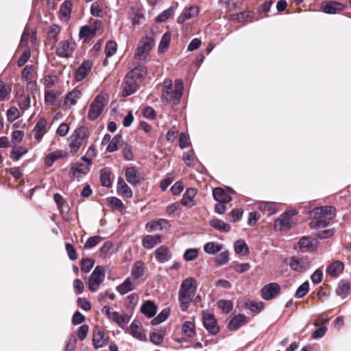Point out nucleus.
Masks as SVG:
<instances>
[{
  "label": "nucleus",
  "mask_w": 351,
  "mask_h": 351,
  "mask_svg": "<svg viewBox=\"0 0 351 351\" xmlns=\"http://www.w3.org/2000/svg\"><path fill=\"white\" fill-rule=\"evenodd\" d=\"M197 288L196 280L193 278H187L181 283L178 300L182 311H186L192 302Z\"/></svg>",
  "instance_id": "obj_1"
},
{
  "label": "nucleus",
  "mask_w": 351,
  "mask_h": 351,
  "mask_svg": "<svg viewBox=\"0 0 351 351\" xmlns=\"http://www.w3.org/2000/svg\"><path fill=\"white\" fill-rule=\"evenodd\" d=\"M313 219L309 223L312 229L326 227L335 216V208L324 206L316 208L312 211Z\"/></svg>",
  "instance_id": "obj_2"
},
{
  "label": "nucleus",
  "mask_w": 351,
  "mask_h": 351,
  "mask_svg": "<svg viewBox=\"0 0 351 351\" xmlns=\"http://www.w3.org/2000/svg\"><path fill=\"white\" fill-rule=\"evenodd\" d=\"M165 86L162 90L161 99L167 103L173 101L175 104L180 102V97L183 93V83L181 80H176L174 90L172 88L171 81L165 82Z\"/></svg>",
  "instance_id": "obj_3"
},
{
  "label": "nucleus",
  "mask_w": 351,
  "mask_h": 351,
  "mask_svg": "<svg viewBox=\"0 0 351 351\" xmlns=\"http://www.w3.org/2000/svg\"><path fill=\"white\" fill-rule=\"evenodd\" d=\"M87 138V129L86 128L79 127L75 129L70 136L69 147L71 152H77Z\"/></svg>",
  "instance_id": "obj_4"
},
{
  "label": "nucleus",
  "mask_w": 351,
  "mask_h": 351,
  "mask_svg": "<svg viewBox=\"0 0 351 351\" xmlns=\"http://www.w3.org/2000/svg\"><path fill=\"white\" fill-rule=\"evenodd\" d=\"M154 45L153 38L145 36L138 43L134 56L139 60H145L149 54V52Z\"/></svg>",
  "instance_id": "obj_5"
},
{
  "label": "nucleus",
  "mask_w": 351,
  "mask_h": 351,
  "mask_svg": "<svg viewBox=\"0 0 351 351\" xmlns=\"http://www.w3.org/2000/svg\"><path fill=\"white\" fill-rule=\"evenodd\" d=\"M101 312L109 319L116 322L117 324L121 328H123V326L130 321V317L126 313H119V312L113 311L108 306H104Z\"/></svg>",
  "instance_id": "obj_6"
},
{
  "label": "nucleus",
  "mask_w": 351,
  "mask_h": 351,
  "mask_svg": "<svg viewBox=\"0 0 351 351\" xmlns=\"http://www.w3.org/2000/svg\"><path fill=\"white\" fill-rule=\"evenodd\" d=\"M104 101L105 98L101 95H98L95 97L89 108L88 113L89 119L94 121L100 116L105 106Z\"/></svg>",
  "instance_id": "obj_7"
},
{
  "label": "nucleus",
  "mask_w": 351,
  "mask_h": 351,
  "mask_svg": "<svg viewBox=\"0 0 351 351\" xmlns=\"http://www.w3.org/2000/svg\"><path fill=\"white\" fill-rule=\"evenodd\" d=\"M105 278L104 269L101 266H97L90 274L88 279V288L92 292L98 290L99 285Z\"/></svg>",
  "instance_id": "obj_8"
},
{
  "label": "nucleus",
  "mask_w": 351,
  "mask_h": 351,
  "mask_svg": "<svg viewBox=\"0 0 351 351\" xmlns=\"http://www.w3.org/2000/svg\"><path fill=\"white\" fill-rule=\"evenodd\" d=\"M122 95L124 97L134 94L138 89V82L134 78L127 74L123 80Z\"/></svg>",
  "instance_id": "obj_9"
},
{
  "label": "nucleus",
  "mask_w": 351,
  "mask_h": 351,
  "mask_svg": "<svg viewBox=\"0 0 351 351\" xmlns=\"http://www.w3.org/2000/svg\"><path fill=\"white\" fill-rule=\"evenodd\" d=\"M280 291V287L276 282H271L265 285L261 290V296L265 300H270L276 298Z\"/></svg>",
  "instance_id": "obj_10"
},
{
  "label": "nucleus",
  "mask_w": 351,
  "mask_h": 351,
  "mask_svg": "<svg viewBox=\"0 0 351 351\" xmlns=\"http://www.w3.org/2000/svg\"><path fill=\"white\" fill-rule=\"evenodd\" d=\"M47 121L45 118H40L36 122L32 130L34 138L38 142L40 141L44 135L47 132Z\"/></svg>",
  "instance_id": "obj_11"
},
{
  "label": "nucleus",
  "mask_w": 351,
  "mask_h": 351,
  "mask_svg": "<svg viewBox=\"0 0 351 351\" xmlns=\"http://www.w3.org/2000/svg\"><path fill=\"white\" fill-rule=\"evenodd\" d=\"M203 322L204 327L210 334L216 335L219 332V328L214 315L204 313L203 315Z\"/></svg>",
  "instance_id": "obj_12"
},
{
  "label": "nucleus",
  "mask_w": 351,
  "mask_h": 351,
  "mask_svg": "<svg viewBox=\"0 0 351 351\" xmlns=\"http://www.w3.org/2000/svg\"><path fill=\"white\" fill-rule=\"evenodd\" d=\"M284 263L289 265L291 269L296 271H303L307 268V265L302 258L295 257L286 258Z\"/></svg>",
  "instance_id": "obj_13"
},
{
  "label": "nucleus",
  "mask_w": 351,
  "mask_h": 351,
  "mask_svg": "<svg viewBox=\"0 0 351 351\" xmlns=\"http://www.w3.org/2000/svg\"><path fill=\"white\" fill-rule=\"evenodd\" d=\"M129 332L134 338L139 341H145L147 339L141 323L136 320L131 323Z\"/></svg>",
  "instance_id": "obj_14"
},
{
  "label": "nucleus",
  "mask_w": 351,
  "mask_h": 351,
  "mask_svg": "<svg viewBox=\"0 0 351 351\" xmlns=\"http://www.w3.org/2000/svg\"><path fill=\"white\" fill-rule=\"evenodd\" d=\"M293 225V221L287 213H282L274 223V228L280 231L289 229Z\"/></svg>",
  "instance_id": "obj_15"
},
{
  "label": "nucleus",
  "mask_w": 351,
  "mask_h": 351,
  "mask_svg": "<svg viewBox=\"0 0 351 351\" xmlns=\"http://www.w3.org/2000/svg\"><path fill=\"white\" fill-rule=\"evenodd\" d=\"M73 47L68 40L61 41L56 47V53L60 57L66 58L72 55Z\"/></svg>",
  "instance_id": "obj_16"
},
{
  "label": "nucleus",
  "mask_w": 351,
  "mask_h": 351,
  "mask_svg": "<svg viewBox=\"0 0 351 351\" xmlns=\"http://www.w3.org/2000/svg\"><path fill=\"white\" fill-rule=\"evenodd\" d=\"M92 66L93 63L91 61H84L75 72V80L80 82L85 79L88 73L90 71Z\"/></svg>",
  "instance_id": "obj_17"
},
{
  "label": "nucleus",
  "mask_w": 351,
  "mask_h": 351,
  "mask_svg": "<svg viewBox=\"0 0 351 351\" xmlns=\"http://www.w3.org/2000/svg\"><path fill=\"white\" fill-rule=\"evenodd\" d=\"M81 96L82 93L80 90H73L71 92L69 93L64 97L62 107L67 109L70 108L72 106H75Z\"/></svg>",
  "instance_id": "obj_18"
},
{
  "label": "nucleus",
  "mask_w": 351,
  "mask_h": 351,
  "mask_svg": "<svg viewBox=\"0 0 351 351\" xmlns=\"http://www.w3.org/2000/svg\"><path fill=\"white\" fill-rule=\"evenodd\" d=\"M321 8L325 13L335 14L337 11L344 10L345 5L337 1H324L321 4Z\"/></svg>",
  "instance_id": "obj_19"
},
{
  "label": "nucleus",
  "mask_w": 351,
  "mask_h": 351,
  "mask_svg": "<svg viewBox=\"0 0 351 351\" xmlns=\"http://www.w3.org/2000/svg\"><path fill=\"white\" fill-rule=\"evenodd\" d=\"M168 222L167 220L163 219H154L147 223L145 226L146 230L149 232L161 231L164 228H166Z\"/></svg>",
  "instance_id": "obj_20"
},
{
  "label": "nucleus",
  "mask_w": 351,
  "mask_h": 351,
  "mask_svg": "<svg viewBox=\"0 0 351 351\" xmlns=\"http://www.w3.org/2000/svg\"><path fill=\"white\" fill-rule=\"evenodd\" d=\"M298 245L302 252H313L316 249L315 240L308 237H302Z\"/></svg>",
  "instance_id": "obj_21"
},
{
  "label": "nucleus",
  "mask_w": 351,
  "mask_h": 351,
  "mask_svg": "<svg viewBox=\"0 0 351 351\" xmlns=\"http://www.w3.org/2000/svg\"><path fill=\"white\" fill-rule=\"evenodd\" d=\"M155 258L160 263L169 261L172 254L169 250L165 245H162L154 252Z\"/></svg>",
  "instance_id": "obj_22"
},
{
  "label": "nucleus",
  "mask_w": 351,
  "mask_h": 351,
  "mask_svg": "<svg viewBox=\"0 0 351 351\" xmlns=\"http://www.w3.org/2000/svg\"><path fill=\"white\" fill-rule=\"evenodd\" d=\"M343 269V263L341 261H335L328 266L326 272L330 276L337 278L342 273Z\"/></svg>",
  "instance_id": "obj_23"
},
{
  "label": "nucleus",
  "mask_w": 351,
  "mask_h": 351,
  "mask_svg": "<svg viewBox=\"0 0 351 351\" xmlns=\"http://www.w3.org/2000/svg\"><path fill=\"white\" fill-rule=\"evenodd\" d=\"M108 340V337L104 331L99 330L94 331L93 341L94 348L96 350L104 346L107 343Z\"/></svg>",
  "instance_id": "obj_24"
},
{
  "label": "nucleus",
  "mask_w": 351,
  "mask_h": 351,
  "mask_svg": "<svg viewBox=\"0 0 351 351\" xmlns=\"http://www.w3.org/2000/svg\"><path fill=\"white\" fill-rule=\"evenodd\" d=\"M248 322V317L244 315L239 314L231 319L228 323V328L230 330H236Z\"/></svg>",
  "instance_id": "obj_25"
},
{
  "label": "nucleus",
  "mask_w": 351,
  "mask_h": 351,
  "mask_svg": "<svg viewBox=\"0 0 351 351\" xmlns=\"http://www.w3.org/2000/svg\"><path fill=\"white\" fill-rule=\"evenodd\" d=\"M135 287V280L130 277H128L121 285L117 287V290L120 294L124 295L134 290Z\"/></svg>",
  "instance_id": "obj_26"
},
{
  "label": "nucleus",
  "mask_w": 351,
  "mask_h": 351,
  "mask_svg": "<svg viewBox=\"0 0 351 351\" xmlns=\"http://www.w3.org/2000/svg\"><path fill=\"white\" fill-rule=\"evenodd\" d=\"M126 180L132 185L136 186L141 182V178L135 167H129L125 170Z\"/></svg>",
  "instance_id": "obj_27"
},
{
  "label": "nucleus",
  "mask_w": 351,
  "mask_h": 351,
  "mask_svg": "<svg viewBox=\"0 0 351 351\" xmlns=\"http://www.w3.org/2000/svg\"><path fill=\"white\" fill-rule=\"evenodd\" d=\"M213 196L215 200L218 202L228 203L232 201V197L223 189L217 187L213 189Z\"/></svg>",
  "instance_id": "obj_28"
},
{
  "label": "nucleus",
  "mask_w": 351,
  "mask_h": 351,
  "mask_svg": "<svg viewBox=\"0 0 351 351\" xmlns=\"http://www.w3.org/2000/svg\"><path fill=\"white\" fill-rule=\"evenodd\" d=\"M161 236L160 234L146 235L142 241V245L145 248L152 249L157 244L161 243Z\"/></svg>",
  "instance_id": "obj_29"
},
{
  "label": "nucleus",
  "mask_w": 351,
  "mask_h": 351,
  "mask_svg": "<svg viewBox=\"0 0 351 351\" xmlns=\"http://www.w3.org/2000/svg\"><path fill=\"white\" fill-rule=\"evenodd\" d=\"M199 13V8L197 6H191L187 8L182 14H181L178 19L177 22L180 24H182L186 20L190 19Z\"/></svg>",
  "instance_id": "obj_30"
},
{
  "label": "nucleus",
  "mask_w": 351,
  "mask_h": 351,
  "mask_svg": "<svg viewBox=\"0 0 351 351\" xmlns=\"http://www.w3.org/2000/svg\"><path fill=\"white\" fill-rule=\"evenodd\" d=\"M196 195V190L193 188H189L183 195L182 204L187 207H192L195 205L194 197Z\"/></svg>",
  "instance_id": "obj_31"
},
{
  "label": "nucleus",
  "mask_w": 351,
  "mask_h": 351,
  "mask_svg": "<svg viewBox=\"0 0 351 351\" xmlns=\"http://www.w3.org/2000/svg\"><path fill=\"white\" fill-rule=\"evenodd\" d=\"M117 191L125 197H131L133 195L132 191L121 177L118 178Z\"/></svg>",
  "instance_id": "obj_32"
},
{
  "label": "nucleus",
  "mask_w": 351,
  "mask_h": 351,
  "mask_svg": "<svg viewBox=\"0 0 351 351\" xmlns=\"http://www.w3.org/2000/svg\"><path fill=\"white\" fill-rule=\"evenodd\" d=\"M156 306L150 300L144 303L141 308V311L148 317H153L156 313Z\"/></svg>",
  "instance_id": "obj_33"
},
{
  "label": "nucleus",
  "mask_w": 351,
  "mask_h": 351,
  "mask_svg": "<svg viewBox=\"0 0 351 351\" xmlns=\"http://www.w3.org/2000/svg\"><path fill=\"white\" fill-rule=\"evenodd\" d=\"M209 224L217 230L221 232H228L231 226L219 219H213L209 221Z\"/></svg>",
  "instance_id": "obj_34"
},
{
  "label": "nucleus",
  "mask_w": 351,
  "mask_h": 351,
  "mask_svg": "<svg viewBox=\"0 0 351 351\" xmlns=\"http://www.w3.org/2000/svg\"><path fill=\"white\" fill-rule=\"evenodd\" d=\"M350 289L349 282L346 280H341L336 289L337 294L340 296L342 299L346 298L350 294Z\"/></svg>",
  "instance_id": "obj_35"
},
{
  "label": "nucleus",
  "mask_w": 351,
  "mask_h": 351,
  "mask_svg": "<svg viewBox=\"0 0 351 351\" xmlns=\"http://www.w3.org/2000/svg\"><path fill=\"white\" fill-rule=\"evenodd\" d=\"M72 11V2L71 0H65L60 8V14L61 19H64L67 20L69 19L71 13Z\"/></svg>",
  "instance_id": "obj_36"
},
{
  "label": "nucleus",
  "mask_w": 351,
  "mask_h": 351,
  "mask_svg": "<svg viewBox=\"0 0 351 351\" xmlns=\"http://www.w3.org/2000/svg\"><path fill=\"white\" fill-rule=\"evenodd\" d=\"M89 171V167L88 165H86L81 162H77L72 165L70 171V173L72 176H75L76 173L78 175H85Z\"/></svg>",
  "instance_id": "obj_37"
},
{
  "label": "nucleus",
  "mask_w": 351,
  "mask_h": 351,
  "mask_svg": "<svg viewBox=\"0 0 351 351\" xmlns=\"http://www.w3.org/2000/svg\"><path fill=\"white\" fill-rule=\"evenodd\" d=\"M66 153L61 150H56L53 152L49 154L45 159V163L48 167H51L53 163L59 158H64Z\"/></svg>",
  "instance_id": "obj_38"
},
{
  "label": "nucleus",
  "mask_w": 351,
  "mask_h": 351,
  "mask_svg": "<svg viewBox=\"0 0 351 351\" xmlns=\"http://www.w3.org/2000/svg\"><path fill=\"white\" fill-rule=\"evenodd\" d=\"M143 263L141 261L136 262L132 267L131 276L133 280H136L143 276Z\"/></svg>",
  "instance_id": "obj_39"
},
{
  "label": "nucleus",
  "mask_w": 351,
  "mask_h": 351,
  "mask_svg": "<svg viewBox=\"0 0 351 351\" xmlns=\"http://www.w3.org/2000/svg\"><path fill=\"white\" fill-rule=\"evenodd\" d=\"M130 76L134 78L137 82L140 80L141 78L144 77L147 74V69L144 66L140 65L136 66L129 73H128Z\"/></svg>",
  "instance_id": "obj_40"
},
{
  "label": "nucleus",
  "mask_w": 351,
  "mask_h": 351,
  "mask_svg": "<svg viewBox=\"0 0 351 351\" xmlns=\"http://www.w3.org/2000/svg\"><path fill=\"white\" fill-rule=\"evenodd\" d=\"M223 249V245L217 243L213 241L206 243L204 246V250L206 253L208 254H215Z\"/></svg>",
  "instance_id": "obj_41"
},
{
  "label": "nucleus",
  "mask_w": 351,
  "mask_h": 351,
  "mask_svg": "<svg viewBox=\"0 0 351 351\" xmlns=\"http://www.w3.org/2000/svg\"><path fill=\"white\" fill-rule=\"evenodd\" d=\"M258 207L262 211L267 210L269 212L268 215H271L278 211L276 203L272 202H261Z\"/></svg>",
  "instance_id": "obj_42"
},
{
  "label": "nucleus",
  "mask_w": 351,
  "mask_h": 351,
  "mask_svg": "<svg viewBox=\"0 0 351 351\" xmlns=\"http://www.w3.org/2000/svg\"><path fill=\"white\" fill-rule=\"evenodd\" d=\"M182 331L188 337H193L195 334V324L191 321L185 322L182 327Z\"/></svg>",
  "instance_id": "obj_43"
},
{
  "label": "nucleus",
  "mask_w": 351,
  "mask_h": 351,
  "mask_svg": "<svg viewBox=\"0 0 351 351\" xmlns=\"http://www.w3.org/2000/svg\"><path fill=\"white\" fill-rule=\"evenodd\" d=\"M27 152V149L25 147L21 146L14 147L10 152V158L13 160L17 161Z\"/></svg>",
  "instance_id": "obj_44"
},
{
  "label": "nucleus",
  "mask_w": 351,
  "mask_h": 351,
  "mask_svg": "<svg viewBox=\"0 0 351 351\" xmlns=\"http://www.w3.org/2000/svg\"><path fill=\"white\" fill-rule=\"evenodd\" d=\"M122 140V135L121 134H118L115 135L109 143L107 147V151L108 152H114L117 151L119 148V145Z\"/></svg>",
  "instance_id": "obj_45"
},
{
  "label": "nucleus",
  "mask_w": 351,
  "mask_h": 351,
  "mask_svg": "<svg viewBox=\"0 0 351 351\" xmlns=\"http://www.w3.org/2000/svg\"><path fill=\"white\" fill-rule=\"evenodd\" d=\"M95 34V29H92L88 26H84L81 27L79 33V36L81 38L86 40L91 39Z\"/></svg>",
  "instance_id": "obj_46"
},
{
  "label": "nucleus",
  "mask_w": 351,
  "mask_h": 351,
  "mask_svg": "<svg viewBox=\"0 0 351 351\" xmlns=\"http://www.w3.org/2000/svg\"><path fill=\"white\" fill-rule=\"evenodd\" d=\"M229 252L228 250L221 252L215 257L214 261L217 265H223L229 261Z\"/></svg>",
  "instance_id": "obj_47"
},
{
  "label": "nucleus",
  "mask_w": 351,
  "mask_h": 351,
  "mask_svg": "<svg viewBox=\"0 0 351 351\" xmlns=\"http://www.w3.org/2000/svg\"><path fill=\"white\" fill-rule=\"evenodd\" d=\"M169 315V310L167 308L163 309L157 317L152 320V324L155 326L158 325L165 321Z\"/></svg>",
  "instance_id": "obj_48"
},
{
  "label": "nucleus",
  "mask_w": 351,
  "mask_h": 351,
  "mask_svg": "<svg viewBox=\"0 0 351 351\" xmlns=\"http://www.w3.org/2000/svg\"><path fill=\"white\" fill-rule=\"evenodd\" d=\"M12 91L10 85L5 84L0 80V101H3L10 95Z\"/></svg>",
  "instance_id": "obj_49"
},
{
  "label": "nucleus",
  "mask_w": 351,
  "mask_h": 351,
  "mask_svg": "<svg viewBox=\"0 0 351 351\" xmlns=\"http://www.w3.org/2000/svg\"><path fill=\"white\" fill-rule=\"evenodd\" d=\"M31 99L28 95H21L18 99L19 106L21 110H25L30 106Z\"/></svg>",
  "instance_id": "obj_50"
},
{
  "label": "nucleus",
  "mask_w": 351,
  "mask_h": 351,
  "mask_svg": "<svg viewBox=\"0 0 351 351\" xmlns=\"http://www.w3.org/2000/svg\"><path fill=\"white\" fill-rule=\"evenodd\" d=\"M234 250H235V252L237 254H240V253H243V252L245 254H247L249 252V248L244 241L237 240L234 243Z\"/></svg>",
  "instance_id": "obj_51"
},
{
  "label": "nucleus",
  "mask_w": 351,
  "mask_h": 351,
  "mask_svg": "<svg viewBox=\"0 0 351 351\" xmlns=\"http://www.w3.org/2000/svg\"><path fill=\"white\" fill-rule=\"evenodd\" d=\"M252 17V13L250 12H243L233 14L232 19L237 22H245Z\"/></svg>",
  "instance_id": "obj_52"
},
{
  "label": "nucleus",
  "mask_w": 351,
  "mask_h": 351,
  "mask_svg": "<svg viewBox=\"0 0 351 351\" xmlns=\"http://www.w3.org/2000/svg\"><path fill=\"white\" fill-rule=\"evenodd\" d=\"M117 50V45L114 41H109L107 43L105 48L106 58H109L114 55Z\"/></svg>",
  "instance_id": "obj_53"
},
{
  "label": "nucleus",
  "mask_w": 351,
  "mask_h": 351,
  "mask_svg": "<svg viewBox=\"0 0 351 351\" xmlns=\"http://www.w3.org/2000/svg\"><path fill=\"white\" fill-rule=\"evenodd\" d=\"M171 40V34L169 32H165L162 36L160 43L158 46V50L163 51L164 49L169 47Z\"/></svg>",
  "instance_id": "obj_54"
},
{
  "label": "nucleus",
  "mask_w": 351,
  "mask_h": 351,
  "mask_svg": "<svg viewBox=\"0 0 351 351\" xmlns=\"http://www.w3.org/2000/svg\"><path fill=\"white\" fill-rule=\"evenodd\" d=\"M56 98L57 95L53 90H47L45 92V101L47 104L54 105Z\"/></svg>",
  "instance_id": "obj_55"
},
{
  "label": "nucleus",
  "mask_w": 351,
  "mask_h": 351,
  "mask_svg": "<svg viewBox=\"0 0 351 351\" xmlns=\"http://www.w3.org/2000/svg\"><path fill=\"white\" fill-rule=\"evenodd\" d=\"M100 178L101 184L104 186L109 187L111 185V181L110 179V173L107 169H103L101 171Z\"/></svg>",
  "instance_id": "obj_56"
},
{
  "label": "nucleus",
  "mask_w": 351,
  "mask_h": 351,
  "mask_svg": "<svg viewBox=\"0 0 351 351\" xmlns=\"http://www.w3.org/2000/svg\"><path fill=\"white\" fill-rule=\"evenodd\" d=\"M309 290V285L308 282L302 283L296 290L295 296L298 298L304 297Z\"/></svg>",
  "instance_id": "obj_57"
},
{
  "label": "nucleus",
  "mask_w": 351,
  "mask_h": 351,
  "mask_svg": "<svg viewBox=\"0 0 351 351\" xmlns=\"http://www.w3.org/2000/svg\"><path fill=\"white\" fill-rule=\"evenodd\" d=\"M198 256V250L196 248H190L185 251L184 258L186 261H191L195 259Z\"/></svg>",
  "instance_id": "obj_58"
},
{
  "label": "nucleus",
  "mask_w": 351,
  "mask_h": 351,
  "mask_svg": "<svg viewBox=\"0 0 351 351\" xmlns=\"http://www.w3.org/2000/svg\"><path fill=\"white\" fill-rule=\"evenodd\" d=\"M101 241V237L99 236H93L90 237L85 243L84 247L86 249H92L99 244Z\"/></svg>",
  "instance_id": "obj_59"
},
{
  "label": "nucleus",
  "mask_w": 351,
  "mask_h": 351,
  "mask_svg": "<svg viewBox=\"0 0 351 351\" xmlns=\"http://www.w3.org/2000/svg\"><path fill=\"white\" fill-rule=\"evenodd\" d=\"M173 12V9L172 8H169L164 10L162 12L158 15L156 17V21L160 23L165 22L171 16Z\"/></svg>",
  "instance_id": "obj_60"
},
{
  "label": "nucleus",
  "mask_w": 351,
  "mask_h": 351,
  "mask_svg": "<svg viewBox=\"0 0 351 351\" xmlns=\"http://www.w3.org/2000/svg\"><path fill=\"white\" fill-rule=\"evenodd\" d=\"M109 205L114 208L121 210L123 208L124 205L121 199L115 197H111L108 199Z\"/></svg>",
  "instance_id": "obj_61"
},
{
  "label": "nucleus",
  "mask_w": 351,
  "mask_h": 351,
  "mask_svg": "<svg viewBox=\"0 0 351 351\" xmlns=\"http://www.w3.org/2000/svg\"><path fill=\"white\" fill-rule=\"evenodd\" d=\"M94 261L91 258L82 260L81 262V269L85 273H88L90 271L94 265Z\"/></svg>",
  "instance_id": "obj_62"
},
{
  "label": "nucleus",
  "mask_w": 351,
  "mask_h": 351,
  "mask_svg": "<svg viewBox=\"0 0 351 351\" xmlns=\"http://www.w3.org/2000/svg\"><path fill=\"white\" fill-rule=\"evenodd\" d=\"M33 66L32 65H27L23 69L21 73V78L23 80L28 81L32 79L33 76Z\"/></svg>",
  "instance_id": "obj_63"
},
{
  "label": "nucleus",
  "mask_w": 351,
  "mask_h": 351,
  "mask_svg": "<svg viewBox=\"0 0 351 351\" xmlns=\"http://www.w3.org/2000/svg\"><path fill=\"white\" fill-rule=\"evenodd\" d=\"M19 116V112L16 107H12L7 111L8 120L10 122L14 121Z\"/></svg>",
  "instance_id": "obj_64"
}]
</instances>
